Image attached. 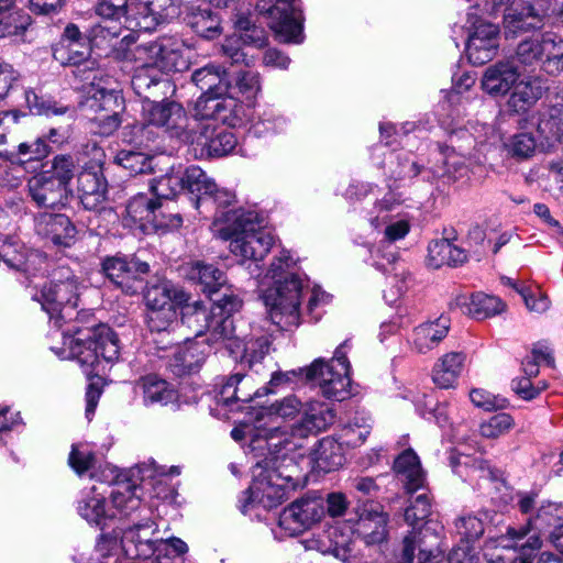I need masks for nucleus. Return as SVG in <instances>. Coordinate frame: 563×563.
<instances>
[{"mask_svg":"<svg viewBox=\"0 0 563 563\" xmlns=\"http://www.w3.org/2000/svg\"><path fill=\"white\" fill-rule=\"evenodd\" d=\"M349 341H344L336 347L333 357L325 362L323 358H317L309 367H301L288 372H275L272 374L269 387L255 389L252 386L251 376L242 373H235L229 376L220 387L219 402L227 407H232L238 402H249L254 397H262L273 393V388L292 383L295 380H305L317 384L322 395L328 399L342 401L350 396L351 386V365L346 357Z\"/></svg>","mask_w":563,"mask_h":563,"instance_id":"obj_1","label":"nucleus"},{"mask_svg":"<svg viewBox=\"0 0 563 563\" xmlns=\"http://www.w3.org/2000/svg\"><path fill=\"white\" fill-rule=\"evenodd\" d=\"M235 334V325L232 316H220L212 310L210 328L207 333L206 342L209 345L222 343L230 353V343L239 340Z\"/></svg>","mask_w":563,"mask_h":563,"instance_id":"obj_46","label":"nucleus"},{"mask_svg":"<svg viewBox=\"0 0 563 563\" xmlns=\"http://www.w3.org/2000/svg\"><path fill=\"white\" fill-rule=\"evenodd\" d=\"M311 461L319 472L330 473L338 470L345 461L342 443L333 437L322 438L311 453Z\"/></svg>","mask_w":563,"mask_h":563,"instance_id":"obj_27","label":"nucleus"},{"mask_svg":"<svg viewBox=\"0 0 563 563\" xmlns=\"http://www.w3.org/2000/svg\"><path fill=\"white\" fill-rule=\"evenodd\" d=\"M185 43L176 36H159L155 41L136 45V60H146L161 71H183L188 68L184 57Z\"/></svg>","mask_w":563,"mask_h":563,"instance_id":"obj_12","label":"nucleus"},{"mask_svg":"<svg viewBox=\"0 0 563 563\" xmlns=\"http://www.w3.org/2000/svg\"><path fill=\"white\" fill-rule=\"evenodd\" d=\"M220 92H203L196 101L192 117L196 120H214L227 122L231 112L233 100L220 97Z\"/></svg>","mask_w":563,"mask_h":563,"instance_id":"obj_28","label":"nucleus"},{"mask_svg":"<svg viewBox=\"0 0 563 563\" xmlns=\"http://www.w3.org/2000/svg\"><path fill=\"white\" fill-rule=\"evenodd\" d=\"M269 344V340L264 335L247 340L239 339L230 343V355L252 369L268 353Z\"/></svg>","mask_w":563,"mask_h":563,"instance_id":"obj_31","label":"nucleus"},{"mask_svg":"<svg viewBox=\"0 0 563 563\" xmlns=\"http://www.w3.org/2000/svg\"><path fill=\"white\" fill-rule=\"evenodd\" d=\"M140 488L130 481H118L110 493L111 507L109 518H131L142 509V501L137 495Z\"/></svg>","mask_w":563,"mask_h":563,"instance_id":"obj_24","label":"nucleus"},{"mask_svg":"<svg viewBox=\"0 0 563 563\" xmlns=\"http://www.w3.org/2000/svg\"><path fill=\"white\" fill-rule=\"evenodd\" d=\"M209 130L210 125H205L200 135L190 140L197 141L213 156L228 155L235 148L238 141L232 131L221 129L214 135H209Z\"/></svg>","mask_w":563,"mask_h":563,"instance_id":"obj_42","label":"nucleus"},{"mask_svg":"<svg viewBox=\"0 0 563 563\" xmlns=\"http://www.w3.org/2000/svg\"><path fill=\"white\" fill-rule=\"evenodd\" d=\"M26 187L31 201L38 208L60 209L68 203L70 190L53 179L49 172L32 176Z\"/></svg>","mask_w":563,"mask_h":563,"instance_id":"obj_17","label":"nucleus"},{"mask_svg":"<svg viewBox=\"0 0 563 563\" xmlns=\"http://www.w3.org/2000/svg\"><path fill=\"white\" fill-rule=\"evenodd\" d=\"M547 14L548 9L540 0L506 8L503 20L506 38L542 29Z\"/></svg>","mask_w":563,"mask_h":563,"instance_id":"obj_16","label":"nucleus"},{"mask_svg":"<svg viewBox=\"0 0 563 563\" xmlns=\"http://www.w3.org/2000/svg\"><path fill=\"white\" fill-rule=\"evenodd\" d=\"M439 155L441 156L442 165L428 168V172L424 173L428 174L424 175V180L433 181L441 177L457 178V174L461 175L465 168L463 158L449 147L442 148Z\"/></svg>","mask_w":563,"mask_h":563,"instance_id":"obj_50","label":"nucleus"},{"mask_svg":"<svg viewBox=\"0 0 563 563\" xmlns=\"http://www.w3.org/2000/svg\"><path fill=\"white\" fill-rule=\"evenodd\" d=\"M242 42L238 36H229L224 38L220 45V55L224 59V64L231 66L242 65L250 66L253 63L252 58H249L246 53L242 49Z\"/></svg>","mask_w":563,"mask_h":563,"instance_id":"obj_62","label":"nucleus"},{"mask_svg":"<svg viewBox=\"0 0 563 563\" xmlns=\"http://www.w3.org/2000/svg\"><path fill=\"white\" fill-rule=\"evenodd\" d=\"M295 261L288 251H282L274 257L265 278L274 283V287L263 289V299L269 307L272 321L283 330H290L300 323V300L303 294V280L290 272Z\"/></svg>","mask_w":563,"mask_h":563,"instance_id":"obj_3","label":"nucleus"},{"mask_svg":"<svg viewBox=\"0 0 563 563\" xmlns=\"http://www.w3.org/2000/svg\"><path fill=\"white\" fill-rule=\"evenodd\" d=\"M542 96L540 85L531 81H519L512 88L508 104L516 112H523L534 104Z\"/></svg>","mask_w":563,"mask_h":563,"instance_id":"obj_51","label":"nucleus"},{"mask_svg":"<svg viewBox=\"0 0 563 563\" xmlns=\"http://www.w3.org/2000/svg\"><path fill=\"white\" fill-rule=\"evenodd\" d=\"M560 509L553 503L541 504L536 514L528 517L529 525L534 529V533L530 534L527 542L522 548L539 549L541 547L540 533L545 532L552 527H561L560 522Z\"/></svg>","mask_w":563,"mask_h":563,"instance_id":"obj_33","label":"nucleus"},{"mask_svg":"<svg viewBox=\"0 0 563 563\" xmlns=\"http://www.w3.org/2000/svg\"><path fill=\"white\" fill-rule=\"evenodd\" d=\"M391 157L395 158V162L393 159L389 162V170L390 176L395 180L413 178L420 174H422L424 178V173L428 172V169H423L417 162L412 161L409 154H398Z\"/></svg>","mask_w":563,"mask_h":563,"instance_id":"obj_58","label":"nucleus"},{"mask_svg":"<svg viewBox=\"0 0 563 563\" xmlns=\"http://www.w3.org/2000/svg\"><path fill=\"white\" fill-rule=\"evenodd\" d=\"M227 75L224 66L207 65L196 69L191 75L192 82L205 92L214 91L222 76Z\"/></svg>","mask_w":563,"mask_h":563,"instance_id":"obj_57","label":"nucleus"},{"mask_svg":"<svg viewBox=\"0 0 563 563\" xmlns=\"http://www.w3.org/2000/svg\"><path fill=\"white\" fill-rule=\"evenodd\" d=\"M25 100L31 111L38 115H65L69 120H74V108L66 106L52 97L41 95L34 90L25 92Z\"/></svg>","mask_w":563,"mask_h":563,"instance_id":"obj_44","label":"nucleus"},{"mask_svg":"<svg viewBox=\"0 0 563 563\" xmlns=\"http://www.w3.org/2000/svg\"><path fill=\"white\" fill-rule=\"evenodd\" d=\"M115 162L131 175L146 174L153 170V158L142 152L121 150L115 156Z\"/></svg>","mask_w":563,"mask_h":563,"instance_id":"obj_53","label":"nucleus"},{"mask_svg":"<svg viewBox=\"0 0 563 563\" xmlns=\"http://www.w3.org/2000/svg\"><path fill=\"white\" fill-rule=\"evenodd\" d=\"M85 156L81 170L77 175V190L80 202L86 210L95 212L108 223L117 220L113 208L107 206L108 183L103 175L106 153L97 143H88L84 147Z\"/></svg>","mask_w":563,"mask_h":563,"instance_id":"obj_7","label":"nucleus"},{"mask_svg":"<svg viewBox=\"0 0 563 563\" xmlns=\"http://www.w3.org/2000/svg\"><path fill=\"white\" fill-rule=\"evenodd\" d=\"M34 228L38 235L63 246H69L77 233L70 219L63 213H38L34 219Z\"/></svg>","mask_w":563,"mask_h":563,"instance_id":"obj_23","label":"nucleus"},{"mask_svg":"<svg viewBox=\"0 0 563 563\" xmlns=\"http://www.w3.org/2000/svg\"><path fill=\"white\" fill-rule=\"evenodd\" d=\"M442 527L435 522H427L406 534L401 542L399 563H412L418 549V563H441L445 548L442 542Z\"/></svg>","mask_w":563,"mask_h":563,"instance_id":"obj_11","label":"nucleus"},{"mask_svg":"<svg viewBox=\"0 0 563 563\" xmlns=\"http://www.w3.org/2000/svg\"><path fill=\"white\" fill-rule=\"evenodd\" d=\"M456 305L463 312L477 320L494 317L505 309V303L498 297L484 292L472 294L470 297L460 296L456 298Z\"/></svg>","mask_w":563,"mask_h":563,"instance_id":"obj_30","label":"nucleus"},{"mask_svg":"<svg viewBox=\"0 0 563 563\" xmlns=\"http://www.w3.org/2000/svg\"><path fill=\"white\" fill-rule=\"evenodd\" d=\"M111 78L103 77L97 74L93 75L90 88L87 91L89 95L90 107L99 111L108 112L101 120L106 122L104 133H111L119 128L121 121L119 118V110L122 108V97L120 91L112 87Z\"/></svg>","mask_w":563,"mask_h":563,"instance_id":"obj_15","label":"nucleus"},{"mask_svg":"<svg viewBox=\"0 0 563 563\" xmlns=\"http://www.w3.org/2000/svg\"><path fill=\"white\" fill-rule=\"evenodd\" d=\"M509 58L521 73L541 70L560 76L563 73V36L551 31L526 36Z\"/></svg>","mask_w":563,"mask_h":563,"instance_id":"obj_8","label":"nucleus"},{"mask_svg":"<svg viewBox=\"0 0 563 563\" xmlns=\"http://www.w3.org/2000/svg\"><path fill=\"white\" fill-rule=\"evenodd\" d=\"M33 298L38 301L49 316L54 327L62 328L64 322L71 320L78 306V282L69 268L59 267L54 279L42 286Z\"/></svg>","mask_w":563,"mask_h":563,"instance_id":"obj_9","label":"nucleus"},{"mask_svg":"<svg viewBox=\"0 0 563 563\" xmlns=\"http://www.w3.org/2000/svg\"><path fill=\"white\" fill-rule=\"evenodd\" d=\"M183 305H169L147 310L146 320L152 332H168L177 324L179 309Z\"/></svg>","mask_w":563,"mask_h":563,"instance_id":"obj_52","label":"nucleus"},{"mask_svg":"<svg viewBox=\"0 0 563 563\" xmlns=\"http://www.w3.org/2000/svg\"><path fill=\"white\" fill-rule=\"evenodd\" d=\"M213 224L222 239L231 241L232 253L245 260L262 261L274 243L263 218L253 210H218Z\"/></svg>","mask_w":563,"mask_h":563,"instance_id":"obj_4","label":"nucleus"},{"mask_svg":"<svg viewBox=\"0 0 563 563\" xmlns=\"http://www.w3.org/2000/svg\"><path fill=\"white\" fill-rule=\"evenodd\" d=\"M394 471L408 493L417 492L424 485V473L418 455L412 449L405 450L394 462Z\"/></svg>","mask_w":563,"mask_h":563,"instance_id":"obj_26","label":"nucleus"},{"mask_svg":"<svg viewBox=\"0 0 563 563\" xmlns=\"http://www.w3.org/2000/svg\"><path fill=\"white\" fill-rule=\"evenodd\" d=\"M155 529L154 521L145 518L124 529L120 540L118 534H103L96 545L100 563H109L108 559L118 558L120 553L133 560H146L155 555L151 563H184L183 555L188 551L186 542L175 537L153 540Z\"/></svg>","mask_w":563,"mask_h":563,"instance_id":"obj_2","label":"nucleus"},{"mask_svg":"<svg viewBox=\"0 0 563 563\" xmlns=\"http://www.w3.org/2000/svg\"><path fill=\"white\" fill-rule=\"evenodd\" d=\"M508 154L519 161L533 156L537 148V141L532 133L520 132L512 135L506 143Z\"/></svg>","mask_w":563,"mask_h":563,"instance_id":"obj_56","label":"nucleus"},{"mask_svg":"<svg viewBox=\"0 0 563 563\" xmlns=\"http://www.w3.org/2000/svg\"><path fill=\"white\" fill-rule=\"evenodd\" d=\"M205 361V351L200 349L198 342H195L177 351L169 363V367L173 374L181 377L198 372Z\"/></svg>","mask_w":563,"mask_h":563,"instance_id":"obj_37","label":"nucleus"},{"mask_svg":"<svg viewBox=\"0 0 563 563\" xmlns=\"http://www.w3.org/2000/svg\"><path fill=\"white\" fill-rule=\"evenodd\" d=\"M194 0H130L124 19V29L129 31L123 35L121 43L129 46L135 43V31H152L165 21L169 13L167 10L175 4L192 3Z\"/></svg>","mask_w":563,"mask_h":563,"instance_id":"obj_10","label":"nucleus"},{"mask_svg":"<svg viewBox=\"0 0 563 563\" xmlns=\"http://www.w3.org/2000/svg\"><path fill=\"white\" fill-rule=\"evenodd\" d=\"M156 199L145 194H137L132 197L125 208L123 223L129 228H139L143 233L148 234L150 221H153V210Z\"/></svg>","mask_w":563,"mask_h":563,"instance_id":"obj_29","label":"nucleus"},{"mask_svg":"<svg viewBox=\"0 0 563 563\" xmlns=\"http://www.w3.org/2000/svg\"><path fill=\"white\" fill-rule=\"evenodd\" d=\"M144 299L147 310L169 305H183L188 300L187 294L167 280L145 285Z\"/></svg>","mask_w":563,"mask_h":563,"instance_id":"obj_32","label":"nucleus"},{"mask_svg":"<svg viewBox=\"0 0 563 563\" xmlns=\"http://www.w3.org/2000/svg\"><path fill=\"white\" fill-rule=\"evenodd\" d=\"M399 199H397L393 192L386 194L382 200L376 201L371 210L368 218L371 224L375 229L385 225L389 221V212L399 206Z\"/></svg>","mask_w":563,"mask_h":563,"instance_id":"obj_64","label":"nucleus"},{"mask_svg":"<svg viewBox=\"0 0 563 563\" xmlns=\"http://www.w3.org/2000/svg\"><path fill=\"white\" fill-rule=\"evenodd\" d=\"M187 276L201 286V290L210 297L220 292L225 285L224 273L213 264L195 262L190 265Z\"/></svg>","mask_w":563,"mask_h":563,"instance_id":"obj_34","label":"nucleus"},{"mask_svg":"<svg viewBox=\"0 0 563 563\" xmlns=\"http://www.w3.org/2000/svg\"><path fill=\"white\" fill-rule=\"evenodd\" d=\"M150 189L157 201L174 199L184 190L180 168H172L166 174L154 178L150 184Z\"/></svg>","mask_w":563,"mask_h":563,"instance_id":"obj_47","label":"nucleus"},{"mask_svg":"<svg viewBox=\"0 0 563 563\" xmlns=\"http://www.w3.org/2000/svg\"><path fill=\"white\" fill-rule=\"evenodd\" d=\"M143 119L147 125L163 129L170 137L190 140L188 118L178 102L153 99L143 103Z\"/></svg>","mask_w":563,"mask_h":563,"instance_id":"obj_13","label":"nucleus"},{"mask_svg":"<svg viewBox=\"0 0 563 563\" xmlns=\"http://www.w3.org/2000/svg\"><path fill=\"white\" fill-rule=\"evenodd\" d=\"M181 176L183 188L196 196L194 205L198 209L200 202H203L208 195L213 194L216 184L199 166L195 165L181 170Z\"/></svg>","mask_w":563,"mask_h":563,"instance_id":"obj_41","label":"nucleus"},{"mask_svg":"<svg viewBox=\"0 0 563 563\" xmlns=\"http://www.w3.org/2000/svg\"><path fill=\"white\" fill-rule=\"evenodd\" d=\"M465 354L461 352H450L444 354L434 364L432 371V380L440 388L453 387L457 377L462 373Z\"/></svg>","mask_w":563,"mask_h":563,"instance_id":"obj_35","label":"nucleus"},{"mask_svg":"<svg viewBox=\"0 0 563 563\" xmlns=\"http://www.w3.org/2000/svg\"><path fill=\"white\" fill-rule=\"evenodd\" d=\"M77 510L88 522L98 526L109 518V510L106 507V497L103 494L98 493L95 486L81 493Z\"/></svg>","mask_w":563,"mask_h":563,"instance_id":"obj_40","label":"nucleus"},{"mask_svg":"<svg viewBox=\"0 0 563 563\" xmlns=\"http://www.w3.org/2000/svg\"><path fill=\"white\" fill-rule=\"evenodd\" d=\"M64 345L68 347V357L76 360L86 374H98L101 362L112 364L120 356L118 334L107 324L79 328L74 325L64 335Z\"/></svg>","mask_w":563,"mask_h":563,"instance_id":"obj_5","label":"nucleus"},{"mask_svg":"<svg viewBox=\"0 0 563 563\" xmlns=\"http://www.w3.org/2000/svg\"><path fill=\"white\" fill-rule=\"evenodd\" d=\"M0 255L8 267L27 275L33 274V271L36 269L35 264L45 263V257L37 252L29 251L15 235L0 238Z\"/></svg>","mask_w":563,"mask_h":563,"instance_id":"obj_21","label":"nucleus"},{"mask_svg":"<svg viewBox=\"0 0 563 563\" xmlns=\"http://www.w3.org/2000/svg\"><path fill=\"white\" fill-rule=\"evenodd\" d=\"M150 273V265L136 256H129L128 269L120 280V289L126 295H135L144 290V276Z\"/></svg>","mask_w":563,"mask_h":563,"instance_id":"obj_48","label":"nucleus"},{"mask_svg":"<svg viewBox=\"0 0 563 563\" xmlns=\"http://www.w3.org/2000/svg\"><path fill=\"white\" fill-rule=\"evenodd\" d=\"M254 482L244 494H256L267 508L285 501L301 482L298 465L290 457L265 459L253 467Z\"/></svg>","mask_w":563,"mask_h":563,"instance_id":"obj_6","label":"nucleus"},{"mask_svg":"<svg viewBox=\"0 0 563 563\" xmlns=\"http://www.w3.org/2000/svg\"><path fill=\"white\" fill-rule=\"evenodd\" d=\"M454 527L461 541L466 543L478 540L485 531L483 518L472 514L461 515L455 519Z\"/></svg>","mask_w":563,"mask_h":563,"instance_id":"obj_55","label":"nucleus"},{"mask_svg":"<svg viewBox=\"0 0 563 563\" xmlns=\"http://www.w3.org/2000/svg\"><path fill=\"white\" fill-rule=\"evenodd\" d=\"M521 71L510 58L488 66L482 77V88L490 96H506L520 78Z\"/></svg>","mask_w":563,"mask_h":563,"instance_id":"obj_20","label":"nucleus"},{"mask_svg":"<svg viewBox=\"0 0 563 563\" xmlns=\"http://www.w3.org/2000/svg\"><path fill=\"white\" fill-rule=\"evenodd\" d=\"M22 115L18 111H5L0 113V159L16 162L15 152L9 151L5 145L8 135L18 125Z\"/></svg>","mask_w":563,"mask_h":563,"instance_id":"obj_60","label":"nucleus"},{"mask_svg":"<svg viewBox=\"0 0 563 563\" xmlns=\"http://www.w3.org/2000/svg\"><path fill=\"white\" fill-rule=\"evenodd\" d=\"M334 420L335 413L330 405L310 401L303 412L301 429L310 433H317L325 430Z\"/></svg>","mask_w":563,"mask_h":563,"instance_id":"obj_45","label":"nucleus"},{"mask_svg":"<svg viewBox=\"0 0 563 563\" xmlns=\"http://www.w3.org/2000/svg\"><path fill=\"white\" fill-rule=\"evenodd\" d=\"M450 319L441 316L416 327L411 334V345L416 352L426 354L434 349L449 333Z\"/></svg>","mask_w":563,"mask_h":563,"instance_id":"obj_25","label":"nucleus"},{"mask_svg":"<svg viewBox=\"0 0 563 563\" xmlns=\"http://www.w3.org/2000/svg\"><path fill=\"white\" fill-rule=\"evenodd\" d=\"M140 386L143 391L145 405L166 406L177 400V391L167 380L157 375H146L141 378Z\"/></svg>","mask_w":563,"mask_h":563,"instance_id":"obj_36","label":"nucleus"},{"mask_svg":"<svg viewBox=\"0 0 563 563\" xmlns=\"http://www.w3.org/2000/svg\"><path fill=\"white\" fill-rule=\"evenodd\" d=\"M185 21L196 34L207 40L218 37L222 32L219 15L209 8L192 9Z\"/></svg>","mask_w":563,"mask_h":563,"instance_id":"obj_39","label":"nucleus"},{"mask_svg":"<svg viewBox=\"0 0 563 563\" xmlns=\"http://www.w3.org/2000/svg\"><path fill=\"white\" fill-rule=\"evenodd\" d=\"M473 32L466 43V53L474 65H483L496 55L498 49V26L481 20L472 22Z\"/></svg>","mask_w":563,"mask_h":563,"instance_id":"obj_18","label":"nucleus"},{"mask_svg":"<svg viewBox=\"0 0 563 563\" xmlns=\"http://www.w3.org/2000/svg\"><path fill=\"white\" fill-rule=\"evenodd\" d=\"M428 251L429 263L434 268H439L443 265L457 266L463 264L467 257L464 250L452 244L446 239L432 242Z\"/></svg>","mask_w":563,"mask_h":563,"instance_id":"obj_43","label":"nucleus"},{"mask_svg":"<svg viewBox=\"0 0 563 563\" xmlns=\"http://www.w3.org/2000/svg\"><path fill=\"white\" fill-rule=\"evenodd\" d=\"M450 463L454 472H456L460 476L462 473L459 467L464 466L468 472L467 476L478 473L479 478H488L492 481H496L499 478V471L490 467L487 461L482 457H472L467 454H452L450 456Z\"/></svg>","mask_w":563,"mask_h":563,"instance_id":"obj_49","label":"nucleus"},{"mask_svg":"<svg viewBox=\"0 0 563 563\" xmlns=\"http://www.w3.org/2000/svg\"><path fill=\"white\" fill-rule=\"evenodd\" d=\"M76 170V162L70 155H56L52 162V170L49 172L51 177L60 185L65 187V189H69V183L75 176Z\"/></svg>","mask_w":563,"mask_h":563,"instance_id":"obj_63","label":"nucleus"},{"mask_svg":"<svg viewBox=\"0 0 563 563\" xmlns=\"http://www.w3.org/2000/svg\"><path fill=\"white\" fill-rule=\"evenodd\" d=\"M302 409L300 399L295 395H289L280 400H276L268 407L262 409V416H268L271 418L292 419Z\"/></svg>","mask_w":563,"mask_h":563,"instance_id":"obj_59","label":"nucleus"},{"mask_svg":"<svg viewBox=\"0 0 563 563\" xmlns=\"http://www.w3.org/2000/svg\"><path fill=\"white\" fill-rule=\"evenodd\" d=\"M181 323L190 329L195 338L207 335L212 318L210 310L202 301L185 302L180 307Z\"/></svg>","mask_w":563,"mask_h":563,"instance_id":"obj_38","label":"nucleus"},{"mask_svg":"<svg viewBox=\"0 0 563 563\" xmlns=\"http://www.w3.org/2000/svg\"><path fill=\"white\" fill-rule=\"evenodd\" d=\"M140 62L142 64L134 70L131 79L134 92L144 100V103L165 96L170 88L169 80L165 79L162 71L146 60Z\"/></svg>","mask_w":563,"mask_h":563,"instance_id":"obj_22","label":"nucleus"},{"mask_svg":"<svg viewBox=\"0 0 563 563\" xmlns=\"http://www.w3.org/2000/svg\"><path fill=\"white\" fill-rule=\"evenodd\" d=\"M431 498L429 494L422 493L416 496L410 503V506L405 509L404 518L405 521L412 527L411 531L415 530L416 525L423 521L431 515ZM418 530L419 529H416V531Z\"/></svg>","mask_w":563,"mask_h":563,"instance_id":"obj_61","label":"nucleus"},{"mask_svg":"<svg viewBox=\"0 0 563 563\" xmlns=\"http://www.w3.org/2000/svg\"><path fill=\"white\" fill-rule=\"evenodd\" d=\"M31 16L23 10L0 13V37L22 35L31 25Z\"/></svg>","mask_w":563,"mask_h":563,"instance_id":"obj_54","label":"nucleus"},{"mask_svg":"<svg viewBox=\"0 0 563 563\" xmlns=\"http://www.w3.org/2000/svg\"><path fill=\"white\" fill-rule=\"evenodd\" d=\"M297 0H276L269 8L258 7L271 18V29L280 42L299 44L303 41L302 10Z\"/></svg>","mask_w":563,"mask_h":563,"instance_id":"obj_14","label":"nucleus"},{"mask_svg":"<svg viewBox=\"0 0 563 563\" xmlns=\"http://www.w3.org/2000/svg\"><path fill=\"white\" fill-rule=\"evenodd\" d=\"M387 514L382 511L379 507L364 509L354 527L356 538L352 548H355L357 542L368 548L383 543L387 538Z\"/></svg>","mask_w":563,"mask_h":563,"instance_id":"obj_19","label":"nucleus"}]
</instances>
